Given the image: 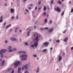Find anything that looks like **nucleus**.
Wrapping results in <instances>:
<instances>
[{"label":"nucleus","instance_id":"nucleus-56","mask_svg":"<svg viewBox=\"0 0 73 73\" xmlns=\"http://www.w3.org/2000/svg\"><path fill=\"white\" fill-rule=\"evenodd\" d=\"M37 7H35V9L36 10V9H37Z\"/></svg>","mask_w":73,"mask_h":73},{"label":"nucleus","instance_id":"nucleus-26","mask_svg":"<svg viewBox=\"0 0 73 73\" xmlns=\"http://www.w3.org/2000/svg\"><path fill=\"white\" fill-rule=\"evenodd\" d=\"M12 70V68H10L8 69V71H9L10 70Z\"/></svg>","mask_w":73,"mask_h":73},{"label":"nucleus","instance_id":"nucleus-9","mask_svg":"<svg viewBox=\"0 0 73 73\" xmlns=\"http://www.w3.org/2000/svg\"><path fill=\"white\" fill-rule=\"evenodd\" d=\"M24 68H25V69H27L28 68V64H27L25 65L24 66Z\"/></svg>","mask_w":73,"mask_h":73},{"label":"nucleus","instance_id":"nucleus-60","mask_svg":"<svg viewBox=\"0 0 73 73\" xmlns=\"http://www.w3.org/2000/svg\"><path fill=\"white\" fill-rule=\"evenodd\" d=\"M53 49V48H50V50H52Z\"/></svg>","mask_w":73,"mask_h":73},{"label":"nucleus","instance_id":"nucleus-21","mask_svg":"<svg viewBox=\"0 0 73 73\" xmlns=\"http://www.w3.org/2000/svg\"><path fill=\"white\" fill-rule=\"evenodd\" d=\"M33 56L35 57H37V56L36 55V54H33Z\"/></svg>","mask_w":73,"mask_h":73},{"label":"nucleus","instance_id":"nucleus-16","mask_svg":"<svg viewBox=\"0 0 73 73\" xmlns=\"http://www.w3.org/2000/svg\"><path fill=\"white\" fill-rule=\"evenodd\" d=\"M57 3H58V4H60V5H61V4H62L61 2V1H60V0H59L58 1Z\"/></svg>","mask_w":73,"mask_h":73},{"label":"nucleus","instance_id":"nucleus-34","mask_svg":"<svg viewBox=\"0 0 73 73\" xmlns=\"http://www.w3.org/2000/svg\"><path fill=\"white\" fill-rule=\"evenodd\" d=\"M66 30H65L63 32V33H66Z\"/></svg>","mask_w":73,"mask_h":73},{"label":"nucleus","instance_id":"nucleus-5","mask_svg":"<svg viewBox=\"0 0 73 73\" xmlns=\"http://www.w3.org/2000/svg\"><path fill=\"white\" fill-rule=\"evenodd\" d=\"M7 51V50L6 49H2L1 50V51H0V54H2V53H3V52L4 53H5V52H6Z\"/></svg>","mask_w":73,"mask_h":73},{"label":"nucleus","instance_id":"nucleus-22","mask_svg":"<svg viewBox=\"0 0 73 73\" xmlns=\"http://www.w3.org/2000/svg\"><path fill=\"white\" fill-rule=\"evenodd\" d=\"M47 21H48L47 19H46L44 21V23H47Z\"/></svg>","mask_w":73,"mask_h":73},{"label":"nucleus","instance_id":"nucleus-47","mask_svg":"<svg viewBox=\"0 0 73 73\" xmlns=\"http://www.w3.org/2000/svg\"><path fill=\"white\" fill-rule=\"evenodd\" d=\"M53 1H51V4H53Z\"/></svg>","mask_w":73,"mask_h":73},{"label":"nucleus","instance_id":"nucleus-2","mask_svg":"<svg viewBox=\"0 0 73 73\" xmlns=\"http://www.w3.org/2000/svg\"><path fill=\"white\" fill-rule=\"evenodd\" d=\"M20 56L22 57V60H25L27 58V57H28V56L27 55L23 54L21 55V54H20Z\"/></svg>","mask_w":73,"mask_h":73},{"label":"nucleus","instance_id":"nucleus-53","mask_svg":"<svg viewBox=\"0 0 73 73\" xmlns=\"http://www.w3.org/2000/svg\"><path fill=\"white\" fill-rule=\"evenodd\" d=\"M71 50H73V47H71Z\"/></svg>","mask_w":73,"mask_h":73},{"label":"nucleus","instance_id":"nucleus-61","mask_svg":"<svg viewBox=\"0 0 73 73\" xmlns=\"http://www.w3.org/2000/svg\"><path fill=\"white\" fill-rule=\"evenodd\" d=\"M15 32H17V31H16V30H15Z\"/></svg>","mask_w":73,"mask_h":73},{"label":"nucleus","instance_id":"nucleus-33","mask_svg":"<svg viewBox=\"0 0 73 73\" xmlns=\"http://www.w3.org/2000/svg\"><path fill=\"white\" fill-rule=\"evenodd\" d=\"M25 68V67H24V66H23L22 67V70H23V69H24Z\"/></svg>","mask_w":73,"mask_h":73},{"label":"nucleus","instance_id":"nucleus-39","mask_svg":"<svg viewBox=\"0 0 73 73\" xmlns=\"http://www.w3.org/2000/svg\"><path fill=\"white\" fill-rule=\"evenodd\" d=\"M3 22V20L2 19H0V22L1 23Z\"/></svg>","mask_w":73,"mask_h":73},{"label":"nucleus","instance_id":"nucleus-59","mask_svg":"<svg viewBox=\"0 0 73 73\" xmlns=\"http://www.w3.org/2000/svg\"><path fill=\"white\" fill-rule=\"evenodd\" d=\"M29 36V33H27V36Z\"/></svg>","mask_w":73,"mask_h":73},{"label":"nucleus","instance_id":"nucleus-37","mask_svg":"<svg viewBox=\"0 0 73 73\" xmlns=\"http://www.w3.org/2000/svg\"><path fill=\"white\" fill-rule=\"evenodd\" d=\"M26 11V12H29V10H28L26 9L25 10Z\"/></svg>","mask_w":73,"mask_h":73},{"label":"nucleus","instance_id":"nucleus-57","mask_svg":"<svg viewBox=\"0 0 73 73\" xmlns=\"http://www.w3.org/2000/svg\"><path fill=\"white\" fill-rule=\"evenodd\" d=\"M27 0H23L25 2H26V1H27Z\"/></svg>","mask_w":73,"mask_h":73},{"label":"nucleus","instance_id":"nucleus-28","mask_svg":"<svg viewBox=\"0 0 73 73\" xmlns=\"http://www.w3.org/2000/svg\"><path fill=\"white\" fill-rule=\"evenodd\" d=\"M8 48L9 49H11L12 48V46H9L8 47Z\"/></svg>","mask_w":73,"mask_h":73},{"label":"nucleus","instance_id":"nucleus-8","mask_svg":"<svg viewBox=\"0 0 73 73\" xmlns=\"http://www.w3.org/2000/svg\"><path fill=\"white\" fill-rule=\"evenodd\" d=\"M53 31V28H52L48 30V32L49 33H51V32H52Z\"/></svg>","mask_w":73,"mask_h":73},{"label":"nucleus","instance_id":"nucleus-3","mask_svg":"<svg viewBox=\"0 0 73 73\" xmlns=\"http://www.w3.org/2000/svg\"><path fill=\"white\" fill-rule=\"evenodd\" d=\"M15 66L14 68H16V67L18 66H19L20 65V62L18 61L15 63Z\"/></svg>","mask_w":73,"mask_h":73},{"label":"nucleus","instance_id":"nucleus-64","mask_svg":"<svg viewBox=\"0 0 73 73\" xmlns=\"http://www.w3.org/2000/svg\"><path fill=\"white\" fill-rule=\"evenodd\" d=\"M2 61V59H0V61Z\"/></svg>","mask_w":73,"mask_h":73},{"label":"nucleus","instance_id":"nucleus-50","mask_svg":"<svg viewBox=\"0 0 73 73\" xmlns=\"http://www.w3.org/2000/svg\"><path fill=\"white\" fill-rule=\"evenodd\" d=\"M25 73H28V72L27 71H26L25 72Z\"/></svg>","mask_w":73,"mask_h":73},{"label":"nucleus","instance_id":"nucleus-44","mask_svg":"<svg viewBox=\"0 0 73 73\" xmlns=\"http://www.w3.org/2000/svg\"><path fill=\"white\" fill-rule=\"evenodd\" d=\"M6 22H5V23L3 24V25L4 26H5V25H6Z\"/></svg>","mask_w":73,"mask_h":73},{"label":"nucleus","instance_id":"nucleus-40","mask_svg":"<svg viewBox=\"0 0 73 73\" xmlns=\"http://www.w3.org/2000/svg\"><path fill=\"white\" fill-rule=\"evenodd\" d=\"M56 42H60V40H58L56 41Z\"/></svg>","mask_w":73,"mask_h":73},{"label":"nucleus","instance_id":"nucleus-54","mask_svg":"<svg viewBox=\"0 0 73 73\" xmlns=\"http://www.w3.org/2000/svg\"><path fill=\"white\" fill-rule=\"evenodd\" d=\"M40 29L41 30H42V31H43V30H44V29H43V28H41Z\"/></svg>","mask_w":73,"mask_h":73},{"label":"nucleus","instance_id":"nucleus-51","mask_svg":"<svg viewBox=\"0 0 73 73\" xmlns=\"http://www.w3.org/2000/svg\"><path fill=\"white\" fill-rule=\"evenodd\" d=\"M16 19H18V17H18V15H17V16H16Z\"/></svg>","mask_w":73,"mask_h":73},{"label":"nucleus","instance_id":"nucleus-31","mask_svg":"<svg viewBox=\"0 0 73 73\" xmlns=\"http://www.w3.org/2000/svg\"><path fill=\"white\" fill-rule=\"evenodd\" d=\"M0 20H3V17L1 16L0 17Z\"/></svg>","mask_w":73,"mask_h":73},{"label":"nucleus","instance_id":"nucleus-23","mask_svg":"<svg viewBox=\"0 0 73 73\" xmlns=\"http://www.w3.org/2000/svg\"><path fill=\"white\" fill-rule=\"evenodd\" d=\"M49 21L50 24H52V20H50Z\"/></svg>","mask_w":73,"mask_h":73},{"label":"nucleus","instance_id":"nucleus-45","mask_svg":"<svg viewBox=\"0 0 73 73\" xmlns=\"http://www.w3.org/2000/svg\"><path fill=\"white\" fill-rule=\"evenodd\" d=\"M14 18L15 17L13 16L12 17H11L12 19H14Z\"/></svg>","mask_w":73,"mask_h":73},{"label":"nucleus","instance_id":"nucleus-1","mask_svg":"<svg viewBox=\"0 0 73 73\" xmlns=\"http://www.w3.org/2000/svg\"><path fill=\"white\" fill-rule=\"evenodd\" d=\"M34 37H35V36H36V37L35 38V41H36L37 43H37L38 42V40H39V39H38V34H37V33H35V34H34Z\"/></svg>","mask_w":73,"mask_h":73},{"label":"nucleus","instance_id":"nucleus-32","mask_svg":"<svg viewBox=\"0 0 73 73\" xmlns=\"http://www.w3.org/2000/svg\"><path fill=\"white\" fill-rule=\"evenodd\" d=\"M38 4L39 5H40V4H41V1H38Z\"/></svg>","mask_w":73,"mask_h":73},{"label":"nucleus","instance_id":"nucleus-36","mask_svg":"<svg viewBox=\"0 0 73 73\" xmlns=\"http://www.w3.org/2000/svg\"><path fill=\"white\" fill-rule=\"evenodd\" d=\"M17 49L16 48H14L13 49V50H16Z\"/></svg>","mask_w":73,"mask_h":73},{"label":"nucleus","instance_id":"nucleus-7","mask_svg":"<svg viewBox=\"0 0 73 73\" xmlns=\"http://www.w3.org/2000/svg\"><path fill=\"white\" fill-rule=\"evenodd\" d=\"M55 11H56L58 12H61V10L60 9V8L58 7H57L56 9H55Z\"/></svg>","mask_w":73,"mask_h":73},{"label":"nucleus","instance_id":"nucleus-20","mask_svg":"<svg viewBox=\"0 0 73 73\" xmlns=\"http://www.w3.org/2000/svg\"><path fill=\"white\" fill-rule=\"evenodd\" d=\"M62 59V57H61V56H59V61H60V60H61V59Z\"/></svg>","mask_w":73,"mask_h":73},{"label":"nucleus","instance_id":"nucleus-42","mask_svg":"<svg viewBox=\"0 0 73 73\" xmlns=\"http://www.w3.org/2000/svg\"><path fill=\"white\" fill-rule=\"evenodd\" d=\"M5 43H7V42H8V41L7 40H5Z\"/></svg>","mask_w":73,"mask_h":73},{"label":"nucleus","instance_id":"nucleus-18","mask_svg":"<svg viewBox=\"0 0 73 73\" xmlns=\"http://www.w3.org/2000/svg\"><path fill=\"white\" fill-rule=\"evenodd\" d=\"M4 54L3 53H2V54H1V58H3V57H4V55H3Z\"/></svg>","mask_w":73,"mask_h":73},{"label":"nucleus","instance_id":"nucleus-13","mask_svg":"<svg viewBox=\"0 0 73 73\" xmlns=\"http://www.w3.org/2000/svg\"><path fill=\"white\" fill-rule=\"evenodd\" d=\"M21 67H19L18 68V72L19 73L20 72V71H21Z\"/></svg>","mask_w":73,"mask_h":73},{"label":"nucleus","instance_id":"nucleus-62","mask_svg":"<svg viewBox=\"0 0 73 73\" xmlns=\"http://www.w3.org/2000/svg\"><path fill=\"white\" fill-rule=\"evenodd\" d=\"M17 29H18V28H15V30H17Z\"/></svg>","mask_w":73,"mask_h":73},{"label":"nucleus","instance_id":"nucleus-46","mask_svg":"<svg viewBox=\"0 0 73 73\" xmlns=\"http://www.w3.org/2000/svg\"><path fill=\"white\" fill-rule=\"evenodd\" d=\"M30 6H31V7L33 6V4H31L30 5Z\"/></svg>","mask_w":73,"mask_h":73},{"label":"nucleus","instance_id":"nucleus-10","mask_svg":"<svg viewBox=\"0 0 73 73\" xmlns=\"http://www.w3.org/2000/svg\"><path fill=\"white\" fill-rule=\"evenodd\" d=\"M49 42H46L43 43V45H46V46H48V45H49Z\"/></svg>","mask_w":73,"mask_h":73},{"label":"nucleus","instance_id":"nucleus-49","mask_svg":"<svg viewBox=\"0 0 73 73\" xmlns=\"http://www.w3.org/2000/svg\"><path fill=\"white\" fill-rule=\"evenodd\" d=\"M9 26V27H10L11 26V24H9V25L8 26Z\"/></svg>","mask_w":73,"mask_h":73},{"label":"nucleus","instance_id":"nucleus-41","mask_svg":"<svg viewBox=\"0 0 73 73\" xmlns=\"http://www.w3.org/2000/svg\"><path fill=\"white\" fill-rule=\"evenodd\" d=\"M12 51H13L12 50H9V52H12Z\"/></svg>","mask_w":73,"mask_h":73},{"label":"nucleus","instance_id":"nucleus-17","mask_svg":"<svg viewBox=\"0 0 73 73\" xmlns=\"http://www.w3.org/2000/svg\"><path fill=\"white\" fill-rule=\"evenodd\" d=\"M44 8H43V11H45L46 10V8L45 6H44Z\"/></svg>","mask_w":73,"mask_h":73},{"label":"nucleus","instance_id":"nucleus-35","mask_svg":"<svg viewBox=\"0 0 73 73\" xmlns=\"http://www.w3.org/2000/svg\"><path fill=\"white\" fill-rule=\"evenodd\" d=\"M46 49H45L43 51V52H46Z\"/></svg>","mask_w":73,"mask_h":73},{"label":"nucleus","instance_id":"nucleus-38","mask_svg":"<svg viewBox=\"0 0 73 73\" xmlns=\"http://www.w3.org/2000/svg\"><path fill=\"white\" fill-rule=\"evenodd\" d=\"M73 12V9H71V13H72Z\"/></svg>","mask_w":73,"mask_h":73},{"label":"nucleus","instance_id":"nucleus-29","mask_svg":"<svg viewBox=\"0 0 73 73\" xmlns=\"http://www.w3.org/2000/svg\"><path fill=\"white\" fill-rule=\"evenodd\" d=\"M43 15H44V16H45L46 15V12H44L43 13Z\"/></svg>","mask_w":73,"mask_h":73},{"label":"nucleus","instance_id":"nucleus-4","mask_svg":"<svg viewBox=\"0 0 73 73\" xmlns=\"http://www.w3.org/2000/svg\"><path fill=\"white\" fill-rule=\"evenodd\" d=\"M37 45H38V43H36V42H35L34 44H32L31 46V47H33V48H34L35 47H35L36 48L37 46Z\"/></svg>","mask_w":73,"mask_h":73},{"label":"nucleus","instance_id":"nucleus-11","mask_svg":"<svg viewBox=\"0 0 73 73\" xmlns=\"http://www.w3.org/2000/svg\"><path fill=\"white\" fill-rule=\"evenodd\" d=\"M10 39L11 40H12V41H16L17 39L14 38H10Z\"/></svg>","mask_w":73,"mask_h":73},{"label":"nucleus","instance_id":"nucleus-24","mask_svg":"<svg viewBox=\"0 0 73 73\" xmlns=\"http://www.w3.org/2000/svg\"><path fill=\"white\" fill-rule=\"evenodd\" d=\"M25 44V45H27V46H28L29 45L27 42H26Z\"/></svg>","mask_w":73,"mask_h":73},{"label":"nucleus","instance_id":"nucleus-30","mask_svg":"<svg viewBox=\"0 0 73 73\" xmlns=\"http://www.w3.org/2000/svg\"><path fill=\"white\" fill-rule=\"evenodd\" d=\"M64 11L63 13H62L61 15L62 16H63V15H64Z\"/></svg>","mask_w":73,"mask_h":73},{"label":"nucleus","instance_id":"nucleus-14","mask_svg":"<svg viewBox=\"0 0 73 73\" xmlns=\"http://www.w3.org/2000/svg\"><path fill=\"white\" fill-rule=\"evenodd\" d=\"M11 13H13L15 12V10L13 9H11Z\"/></svg>","mask_w":73,"mask_h":73},{"label":"nucleus","instance_id":"nucleus-27","mask_svg":"<svg viewBox=\"0 0 73 73\" xmlns=\"http://www.w3.org/2000/svg\"><path fill=\"white\" fill-rule=\"evenodd\" d=\"M14 72H15V70L14 69L12 70V71L11 72V73H14Z\"/></svg>","mask_w":73,"mask_h":73},{"label":"nucleus","instance_id":"nucleus-12","mask_svg":"<svg viewBox=\"0 0 73 73\" xmlns=\"http://www.w3.org/2000/svg\"><path fill=\"white\" fill-rule=\"evenodd\" d=\"M68 40V37H66L65 38V39L63 40L65 42H67V40Z\"/></svg>","mask_w":73,"mask_h":73},{"label":"nucleus","instance_id":"nucleus-63","mask_svg":"<svg viewBox=\"0 0 73 73\" xmlns=\"http://www.w3.org/2000/svg\"><path fill=\"white\" fill-rule=\"evenodd\" d=\"M49 16V15H46V16H47V17H48V16Z\"/></svg>","mask_w":73,"mask_h":73},{"label":"nucleus","instance_id":"nucleus-15","mask_svg":"<svg viewBox=\"0 0 73 73\" xmlns=\"http://www.w3.org/2000/svg\"><path fill=\"white\" fill-rule=\"evenodd\" d=\"M5 62V61L4 60H3L2 62V66H3V65H4V64Z\"/></svg>","mask_w":73,"mask_h":73},{"label":"nucleus","instance_id":"nucleus-25","mask_svg":"<svg viewBox=\"0 0 73 73\" xmlns=\"http://www.w3.org/2000/svg\"><path fill=\"white\" fill-rule=\"evenodd\" d=\"M44 29L45 30H48V29H49V28L48 27H46L44 28Z\"/></svg>","mask_w":73,"mask_h":73},{"label":"nucleus","instance_id":"nucleus-48","mask_svg":"<svg viewBox=\"0 0 73 73\" xmlns=\"http://www.w3.org/2000/svg\"><path fill=\"white\" fill-rule=\"evenodd\" d=\"M5 5L6 7L7 6V3H5Z\"/></svg>","mask_w":73,"mask_h":73},{"label":"nucleus","instance_id":"nucleus-55","mask_svg":"<svg viewBox=\"0 0 73 73\" xmlns=\"http://www.w3.org/2000/svg\"><path fill=\"white\" fill-rule=\"evenodd\" d=\"M29 9L30 10H31V7H29Z\"/></svg>","mask_w":73,"mask_h":73},{"label":"nucleus","instance_id":"nucleus-19","mask_svg":"<svg viewBox=\"0 0 73 73\" xmlns=\"http://www.w3.org/2000/svg\"><path fill=\"white\" fill-rule=\"evenodd\" d=\"M39 70H40V69L39 68H37V70L36 71V72L38 73V72H39Z\"/></svg>","mask_w":73,"mask_h":73},{"label":"nucleus","instance_id":"nucleus-58","mask_svg":"<svg viewBox=\"0 0 73 73\" xmlns=\"http://www.w3.org/2000/svg\"><path fill=\"white\" fill-rule=\"evenodd\" d=\"M30 31H28V32H27V33H30Z\"/></svg>","mask_w":73,"mask_h":73},{"label":"nucleus","instance_id":"nucleus-43","mask_svg":"<svg viewBox=\"0 0 73 73\" xmlns=\"http://www.w3.org/2000/svg\"><path fill=\"white\" fill-rule=\"evenodd\" d=\"M9 28V26H7L6 27V28L8 29Z\"/></svg>","mask_w":73,"mask_h":73},{"label":"nucleus","instance_id":"nucleus-6","mask_svg":"<svg viewBox=\"0 0 73 73\" xmlns=\"http://www.w3.org/2000/svg\"><path fill=\"white\" fill-rule=\"evenodd\" d=\"M18 53L19 54H21V53H24L25 54H26V52L24 51H19L18 52Z\"/></svg>","mask_w":73,"mask_h":73},{"label":"nucleus","instance_id":"nucleus-52","mask_svg":"<svg viewBox=\"0 0 73 73\" xmlns=\"http://www.w3.org/2000/svg\"><path fill=\"white\" fill-rule=\"evenodd\" d=\"M38 10H40L41 9V7H39L38 9Z\"/></svg>","mask_w":73,"mask_h":73}]
</instances>
